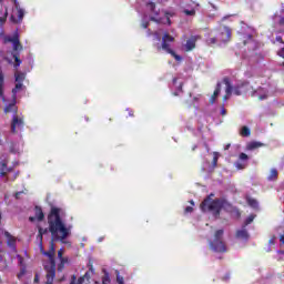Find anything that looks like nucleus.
<instances>
[{
    "label": "nucleus",
    "instance_id": "obj_1",
    "mask_svg": "<svg viewBox=\"0 0 284 284\" xmlns=\"http://www.w3.org/2000/svg\"><path fill=\"white\" fill-rule=\"evenodd\" d=\"M48 225L49 232L51 234L49 252L57 254L54 242L65 241V239L70 236V227L65 226V223H63V220H61V209L55 206L51 207V211L48 214Z\"/></svg>",
    "mask_w": 284,
    "mask_h": 284
},
{
    "label": "nucleus",
    "instance_id": "obj_2",
    "mask_svg": "<svg viewBox=\"0 0 284 284\" xmlns=\"http://www.w3.org/2000/svg\"><path fill=\"white\" fill-rule=\"evenodd\" d=\"M214 199V193H211L207 195L202 203L200 204V210L202 212H211V214L219 219L221 216V210L225 206V200L223 199Z\"/></svg>",
    "mask_w": 284,
    "mask_h": 284
},
{
    "label": "nucleus",
    "instance_id": "obj_3",
    "mask_svg": "<svg viewBox=\"0 0 284 284\" xmlns=\"http://www.w3.org/2000/svg\"><path fill=\"white\" fill-rule=\"evenodd\" d=\"M41 254H43L44 256H48L49 258V264L44 265V270L47 272L45 278L47 282L45 284H54V278L57 277V262L54 261V254L52 251H43V246Z\"/></svg>",
    "mask_w": 284,
    "mask_h": 284
},
{
    "label": "nucleus",
    "instance_id": "obj_4",
    "mask_svg": "<svg viewBox=\"0 0 284 284\" xmlns=\"http://www.w3.org/2000/svg\"><path fill=\"white\" fill-rule=\"evenodd\" d=\"M223 230H217L214 233V239L209 242V247L212 252H216L217 254H225L227 252V245L223 241Z\"/></svg>",
    "mask_w": 284,
    "mask_h": 284
},
{
    "label": "nucleus",
    "instance_id": "obj_5",
    "mask_svg": "<svg viewBox=\"0 0 284 284\" xmlns=\"http://www.w3.org/2000/svg\"><path fill=\"white\" fill-rule=\"evenodd\" d=\"M170 43H174V37L170 36V33H164L162 37V50L164 52H168V54H171L175 59V61H182V57L176 54L172 48H170Z\"/></svg>",
    "mask_w": 284,
    "mask_h": 284
},
{
    "label": "nucleus",
    "instance_id": "obj_6",
    "mask_svg": "<svg viewBox=\"0 0 284 284\" xmlns=\"http://www.w3.org/2000/svg\"><path fill=\"white\" fill-rule=\"evenodd\" d=\"M250 90H252V85L247 80L241 81L240 83L232 87V92L235 94V97L246 94V92H250Z\"/></svg>",
    "mask_w": 284,
    "mask_h": 284
},
{
    "label": "nucleus",
    "instance_id": "obj_7",
    "mask_svg": "<svg viewBox=\"0 0 284 284\" xmlns=\"http://www.w3.org/2000/svg\"><path fill=\"white\" fill-rule=\"evenodd\" d=\"M16 10H17V18L14 16L10 17L11 23H23V17H26V10L21 8V4L19 2H16Z\"/></svg>",
    "mask_w": 284,
    "mask_h": 284
},
{
    "label": "nucleus",
    "instance_id": "obj_8",
    "mask_svg": "<svg viewBox=\"0 0 284 284\" xmlns=\"http://www.w3.org/2000/svg\"><path fill=\"white\" fill-rule=\"evenodd\" d=\"M24 126H26V122H23V118L13 115L11 121V133L17 134V130H23Z\"/></svg>",
    "mask_w": 284,
    "mask_h": 284
},
{
    "label": "nucleus",
    "instance_id": "obj_9",
    "mask_svg": "<svg viewBox=\"0 0 284 284\" xmlns=\"http://www.w3.org/2000/svg\"><path fill=\"white\" fill-rule=\"evenodd\" d=\"M45 219V214L43 213V209L41 206H34V216H30L29 221L34 223L36 221H43Z\"/></svg>",
    "mask_w": 284,
    "mask_h": 284
},
{
    "label": "nucleus",
    "instance_id": "obj_10",
    "mask_svg": "<svg viewBox=\"0 0 284 284\" xmlns=\"http://www.w3.org/2000/svg\"><path fill=\"white\" fill-rule=\"evenodd\" d=\"M200 37L199 36H191L184 45L185 52H192L194 48H196V41H199Z\"/></svg>",
    "mask_w": 284,
    "mask_h": 284
},
{
    "label": "nucleus",
    "instance_id": "obj_11",
    "mask_svg": "<svg viewBox=\"0 0 284 284\" xmlns=\"http://www.w3.org/2000/svg\"><path fill=\"white\" fill-rule=\"evenodd\" d=\"M223 83L224 85H226L225 88V95L223 97V101H227V99H230V97H232V82L230 80V78L225 77L223 78Z\"/></svg>",
    "mask_w": 284,
    "mask_h": 284
},
{
    "label": "nucleus",
    "instance_id": "obj_12",
    "mask_svg": "<svg viewBox=\"0 0 284 284\" xmlns=\"http://www.w3.org/2000/svg\"><path fill=\"white\" fill-rule=\"evenodd\" d=\"M12 112L13 114H17V112H19V108L17 106V99H13L12 102L4 106V114H10Z\"/></svg>",
    "mask_w": 284,
    "mask_h": 284
},
{
    "label": "nucleus",
    "instance_id": "obj_13",
    "mask_svg": "<svg viewBox=\"0 0 284 284\" xmlns=\"http://www.w3.org/2000/svg\"><path fill=\"white\" fill-rule=\"evenodd\" d=\"M48 232H50V229L38 226V240L40 250H43V235L48 234Z\"/></svg>",
    "mask_w": 284,
    "mask_h": 284
},
{
    "label": "nucleus",
    "instance_id": "obj_14",
    "mask_svg": "<svg viewBox=\"0 0 284 284\" xmlns=\"http://www.w3.org/2000/svg\"><path fill=\"white\" fill-rule=\"evenodd\" d=\"M221 37L222 43H227V41L232 39V29H230V27H224V31L221 32Z\"/></svg>",
    "mask_w": 284,
    "mask_h": 284
},
{
    "label": "nucleus",
    "instance_id": "obj_15",
    "mask_svg": "<svg viewBox=\"0 0 284 284\" xmlns=\"http://www.w3.org/2000/svg\"><path fill=\"white\" fill-rule=\"evenodd\" d=\"M236 239H240L241 241H248L250 240V233H247V229L243 226L242 230H237L235 233Z\"/></svg>",
    "mask_w": 284,
    "mask_h": 284
},
{
    "label": "nucleus",
    "instance_id": "obj_16",
    "mask_svg": "<svg viewBox=\"0 0 284 284\" xmlns=\"http://www.w3.org/2000/svg\"><path fill=\"white\" fill-rule=\"evenodd\" d=\"M18 258V264L20 265L21 270L20 273L18 274V278H21L23 276V274H26V262L23 260V256L21 255H17Z\"/></svg>",
    "mask_w": 284,
    "mask_h": 284
},
{
    "label": "nucleus",
    "instance_id": "obj_17",
    "mask_svg": "<svg viewBox=\"0 0 284 284\" xmlns=\"http://www.w3.org/2000/svg\"><path fill=\"white\" fill-rule=\"evenodd\" d=\"M219 94H221V82H217L216 88L210 99L211 104L216 103V99L219 98Z\"/></svg>",
    "mask_w": 284,
    "mask_h": 284
},
{
    "label": "nucleus",
    "instance_id": "obj_18",
    "mask_svg": "<svg viewBox=\"0 0 284 284\" xmlns=\"http://www.w3.org/2000/svg\"><path fill=\"white\" fill-rule=\"evenodd\" d=\"M4 236L8 240L7 243H8L9 247H16L17 239H14V236H12V234H10V232H8V231L4 232Z\"/></svg>",
    "mask_w": 284,
    "mask_h": 284
},
{
    "label": "nucleus",
    "instance_id": "obj_19",
    "mask_svg": "<svg viewBox=\"0 0 284 284\" xmlns=\"http://www.w3.org/2000/svg\"><path fill=\"white\" fill-rule=\"evenodd\" d=\"M22 89H23V83L17 82L16 87L11 91L12 92V99H17L18 92H20V90H22Z\"/></svg>",
    "mask_w": 284,
    "mask_h": 284
},
{
    "label": "nucleus",
    "instance_id": "obj_20",
    "mask_svg": "<svg viewBox=\"0 0 284 284\" xmlns=\"http://www.w3.org/2000/svg\"><path fill=\"white\" fill-rule=\"evenodd\" d=\"M263 145L265 144L253 141V142H250L246 148L247 150H258V148H263Z\"/></svg>",
    "mask_w": 284,
    "mask_h": 284
},
{
    "label": "nucleus",
    "instance_id": "obj_21",
    "mask_svg": "<svg viewBox=\"0 0 284 284\" xmlns=\"http://www.w3.org/2000/svg\"><path fill=\"white\" fill-rule=\"evenodd\" d=\"M12 57L14 59L13 68H19V65L22 63L19 52H13Z\"/></svg>",
    "mask_w": 284,
    "mask_h": 284
},
{
    "label": "nucleus",
    "instance_id": "obj_22",
    "mask_svg": "<svg viewBox=\"0 0 284 284\" xmlns=\"http://www.w3.org/2000/svg\"><path fill=\"white\" fill-rule=\"evenodd\" d=\"M16 83H23L26 81V73L17 72L14 73Z\"/></svg>",
    "mask_w": 284,
    "mask_h": 284
},
{
    "label": "nucleus",
    "instance_id": "obj_23",
    "mask_svg": "<svg viewBox=\"0 0 284 284\" xmlns=\"http://www.w3.org/2000/svg\"><path fill=\"white\" fill-rule=\"evenodd\" d=\"M278 179V171L276 169H272L268 175V181H276Z\"/></svg>",
    "mask_w": 284,
    "mask_h": 284
},
{
    "label": "nucleus",
    "instance_id": "obj_24",
    "mask_svg": "<svg viewBox=\"0 0 284 284\" xmlns=\"http://www.w3.org/2000/svg\"><path fill=\"white\" fill-rule=\"evenodd\" d=\"M240 134L241 136H250V134H252V131L247 126H242Z\"/></svg>",
    "mask_w": 284,
    "mask_h": 284
},
{
    "label": "nucleus",
    "instance_id": "obj_25",
    "mask_svg": "<svg viewBox=\"0 0 284 284\" xmlns=\"http://www.w3.org/2000/svg\"><path fill=\"white\" fill-rule=\"evenodd\" d=\"M247 204L253 207L254 210H256L258 207V202L252 197L247 199Z\"/></svg>",
    "mask_w": 284,
    "mask_h": 284
},
{
    "label": "nucleus",
    "instance_id": "obj_26",
    "mask_svg": "<svg viewBox=\"0 0 284 284\" xmlns=\"http://www.w3.org/2000/svg\"><path fill=\"white\" fill-rule=\"evenodd\" d=\"M146 7L149 8V10H151L154 14H159V12H156V3L154 2H148Z\"/></svg>",
    "mask_w": 284,
    "mask_h": 284
},
{
    "label": "nucleus",
    "instance_id": "obj_27",
    "mask_svg": "<svg viewBox=\"0 0 284 284\" xmlns=\"http://www.w3.org/2000/svg\"><path fill=\"white\" fill-rule=\"evenodd\" d=\"M254 219H256V215H250L245 221H244V227H247L251 223L254 222Z\"/></svg>",
    "mask_w": 284,
    "mask_h": 284
},
{
    "label": "nucleus",
    "instance_id": "obj_28",
    "mask_svg": "<svg viewBox=\"0 0 284 284\" xmlns=\"http://www.w3.org/2000/svg\"><path fill=\"white\" fill-rule=\"evenodd\" d=\"M65 263H68V260H60V263L58 264V272H63Z\"/></svg>",
    "mask_w": 284,
    "mask_h": 284
},
{
    "label": "nucleus",
    "instance_id": "obj_29",
    "mask_svg": "<svg viewBox=\"0 0 284 284\" xmlns=\"http://www.w3.org/2000/svg\"><path fill=\"white\" fill-rule=\"evenodd\" d=\"M184 14H186V17H194V16H196V10H194V9H191V10H189V9H184Z\"/></svg>",
    "mask_w": 284,
    "mask_h": 284
},
{
    "label": "nucleus",
    "instance_id": "obj_30",
    "mask_svg": "<svg viewBox=\"0 0 284 284\" xmlns=\"http://www.w3.org/2000/svg\"><path fill=\"white\" fill-rule=\"evenodd\" d=\"M21 50H23V45H21V42L13 44V52H21Z\"/></svg>",
    "mask_w": 284,
    "mask_h": 284
},
{
    "label": "nucleus",
    "instance_id": "obj_31",
    "mask_svg": "<svg viewBox=\"0 0 284 284\" xmlns=\"http://www.w3.org/2000/svg\"><path fill=\"white\" fill-rule=\"evenodd\" d=\"M235 168L237 170H245V168H247V164L241 163V162H235Z\"/></svg>",
    "mask_w": 284,
    "mask_h": 284
},
{
    "label": "nucleus",
    "instance_id": "obj_32",
    "mask_svg": "<svg viewBox=\"0 0 284 284\" xmlns=\"http://www.w3.org/2000/svg\"><path fill=\"white\" fill-rule=\"evenodd\" d=\"M212 165H213V168H216V165H219V155H217V153H214Z\"/></svg>",
    "mask_w": 284,
    "mask_h": 284
},
{
    "label": "nucleus",
    "instance_id": "obj_33",
    "mask_svg": "<svg viewBox=\"0 0 284 284\" xmlns=\"http://www.w3.org/2000/svg\"><path fill=\"white\" fill-rule=\"evenodd\" d=\"M216 42H217L216 38H209L206 40L207 45H215Z\"/></svg>",
    "mask_w": 284,
    "mask_h": 284
},
{
    "label": "nucleus",
    "instance_id": "obj_34",
    "mask_svg": "<svg viewBox=\"0 0 284 284\" xmlns=\"http://www.w3.org/2000/svg\"><path fill=\"white\" fill-rule=\"evenodd\" d=\"M8 19V9H6L4 17H0V23H6Z\"/></svg>",
    "mask_w": 284,
    "mask_h": 284
},
{
    "label": "nucleus",
    "instance_id": "obj_35",
    "mask_svg": "<svg viewBox=\"0 0 284 284\" xmlns=\"http://www.w3.org/2000/svg\"><path fill=\"white\" fill-rule=\"evenodd\" d=\"M239 159H240V161H247L250 159V156H247V154H245V153H241L239 155Z\"/></svg>",
    "mask_w": 284,
    "mask_h": 284
},
{
    "label": "nucleus",
    "instance_id": "obj_36",
    "mask_svg": "<svg viewBox=\"0 0 284 284\" xmlns=\"http://www.w3.org/2000/svg\"><path fill=\"white\" fill-rule=\"evenodd\" d=\"M116 283L118 284H125L123 276L116 275Z\"/></svg>",
    "mask_w": 284,
    "mask_h": 284
},
{
    "label": "nucleus",
    "instance_id": "obj_37",
    "mask_svg": "<svg viewBox=\"0 0 284 284\" xmlns=\"http://www.w3.org/2000/svg\"><path fill=\"white\" fill-rule=\"evenodd\" d=\"M110 283V275L105 274L102 278V284H108Z\"/></svg>",
    "mask_w": 284,
    "mask_h": 284
},
{
    "label": "nucleus",
    "instance_id": "obj_38",
    "mask_svg": "<svg viewBox=\"0 0 284 284\" xmlns=\"http://www.w3.org/2000/svg\"><path fill=\"white\" fill-rule=\"evenodd\" d=\"M165 17H166L168 26H172V20L170 19V12H165Z\"/></svg>",
    "mask_w": 284,
    "mask_h": 284
},
{
    "label": "nucleus",
    "instance_id": "obj_39",
    "mask_svg": "<svg viewBox=\"0 0 284 284\" xmlns=\"http://www.w3.org/2000/svg\"><path fill=\"white\" fill-rule=\"evenodd\" d=\"M58 258H60V261L65 260V258L63 257V250H62V248H61L60 251H58Z\"/></svg>",
    "mask_w": 284,
    "mask_h": 284
},
{
    "label": "nucleus",
    "instance_id": "obj_40",
    "mask_svg": "<svg viewBox=\"0 0 284 284\" xmlns=\"http://www.w3.org/2000/svg\"><path fill=\"white\" fill-rule=\"evenodd\" d=\"M10 41H11V43H13V45H14L16 43H19V42H20V41H19V37H13V38L10 39Z\"/></svg>",
    "mask_w": 284,
    "mask_h": 284
},
{
    "label": "nucleus",
    "instance_id": "obj_41",
    "mask_svg": "<svg viewBox=\"0 0 284 284\" xmlns=\"http://www.w3.org/2000/svg\"><path fill=\"white\" fill-rule=\"evenodd\" d=\"M277 57H281L282 59H284V48L277 51Z\"/></svg>",
    "mask_w": 284,
    "mask_h": 284
},
{
    "label": "nucleus",
    "instance_id": "obj_42",
    "mask_svg": "<svg viewBox=\"0 0 284 284\" xmlns=\"http://www.w3.org/2000/svg\"><path fill=\"white\" fill-rule=\"evenodd\" d=\"M275 41H277V43L284 44L283 37L281 36H276Z\"/></svg>",
    "mask_w": 284,
    "mask_h": 284
},
{
    "label": "nucleus",
    "instance_id": "obj_43",
    "mask_svg": "<svg viewBox=\"0 0 284 284\" xmlns=\"http://www.w3.org/2000/svg\"><path fill=\"white\" fill-rule=\"evenodd\" d=\"M194 212V209L192 206H186L185 207V213Z\"/></svg>",
    "mask_w": 284,
    "mask_h": 284
},
{
    "label": "nucleus",
    "instance_id": "obj_44",
    "mask_svg": "<svg viewBox=\"0 0 284 284\" xmlns=\"http://www.w3.org/2000/svg\"><path fill=\"white\" fill-rule=\"evenodd\" d=\"M3 81H4L3 71L0 70V83H3Z\"/></svg>",
    "mask_w": 284,
    "mask_h": 284
},
{
    "label": "nucleus",
    "instance_id": "obj_45",
    "mask_svg": "<svg viewBox=\"0 0 284 284\" xmlns=\"http://www.w3.org/2000/svg\"><path fill=\"white\" fill-rule=\"evenodd\" d=\"M0 97H3V83H0Z\"/></svg>",
    "mask_w": 284,
    "mask_h": 284
},
{
    "label": "nucleus",
    "instance_id": "obj_46",
    "mask_svg": "<svg viewBox=\"0 0 284 284\" xmlns=\"http://www.w3.org/2000/svg\"><path fill=\"white\" fill-rule=\"evenodd\" d=\"M89 272H91L92 274H94V266H92V264L89 265Z\"/></svg>",
    "mask_w": 284,
    "mask_h": 284
},
{
    "label": "nucleus",
    "instance_id": "obj_47",
    "mask_svg": "<svg viewBox=\"0 0 284 284\" xmlns=\"http://www.w3.org/2000/svg\"><path fill=\"white\" fill-rule=\"evenodd\" d=\"M21 194H23V192H16L14 197H16V199H19V197L21 196Z\"/></svg>",
    "mask_w": 284,
    "mask_h": 284
},
{
    "label": "nucleus",
    "instance_id": "obj_48",
    "mask_svg": "<svg viewBox=\"0 0 284 284\" xmlns=\"http://www.w3.org/2000/svg\"><path fill=\"white\" fill-rule=\"evenodd\" d=\"M178 90H179L180 92H183V83H181V84L178 87Z\"/></svg>",
    "mask_w": 284,
    "mask_h": 284
},
{
    "label": "nucleus",
    "instance_id": "obj_49",
    "mask_svg": "<svg viewBox=\"0 0 284 284\" xmlns=\"http://www.w3.org/2000/svg\"><path fill=\"white\" fill-rule=\"evenodd\" d=\"M7 175H8V172H6V171L0 172V176H7Z\"/></svg>",
    "mask_w": 284,
    "mask_h": 284
},
{
    "label": "nucleus",
    "instance_id": "obj_50",
    "mask_svg": "<svg viewBox=\"0 0 284 284\" xmlns=\"http://www.w3.org/2000/svg\"><path fill=\"white\" fill-rule=\"evenodd\" d=\"M150 26V22H144V23H142V27L145 29V28H148Z\"/></svg>",
    "mask_w": 284,
    "mask_h": 284
},
{
    "label": "nucleus",
    "instance_id": "obj_51",
    "mask_svg": "<svg viewBox=\"0 0 284 284\" xmlns=\"http://www.w3.org/2000/svg\"><path fill=\"white\" fill-rule=\"evenodd\" d=\"M280 243H282L284 245V235L280 236Z\"/></svg>",
    "mask_w": 284,
    "mask_h": 284
},
{
    "label": "nucleus",
    "instance_id": "obj_52",
    "mask_svg": "<svg viewBox=\"0 0 284 284\" xmlns=\"http://www.w3.org/2000/svg\"><path fill=\"white\" fill-rule=\"evenodd\" d=\"M231 146H232V144H226V145L224 146V150H230Z\"/></svg>",
    "mask_w": 284,
    "mask_h": 284
},
{
    "label": "nucleus",
    "instance_id": "obj_53",
    "mask_svg": "<svg viewBox=\"0 0 284 284\" xmlns=\"http://www.w3.org/2000/svg\"><path fill=\"white\" fill-rule=\"evenodd\" d=\"M263 99H267V95H261L260 101H263Z\"/></svg>",
    "mask_w": 284,
    "mask_h": 284
},
{
    "label": "nucleus",
    "instance_id": "obj_54",
    "mask_svg": "<svg viewBox=\"0 0 284 284\" xmlns=\"http://www.w3.org/2000/svg\"><path fill=\"white\" fill-rule=\"evenodd\" d=\"M33 281H34V283H38V281H39V275H36Z\"/></svg>",
    "mask_w": 284,
    "mask_h": 284
},
{
    "label": "nucleus",
    "instance_id": "obj_55",
    "mask_svg": "<svg viewBox=\"0 0 284 284\" xmlns=\"http://www.w3.org/2000/svg\"><path fill=\"white\" fill-rule=\"evenodd\" d=\"M225 114H226L225 109H222V116H225Z\"/></svg>",
    "mask_w": 284,
    "mask_h": 284
},
{
    "label": "nucleus",
    "instance_id": "obj_56",
    "mask_svg": "<svg viewBox=\"0 0 284 284\" xmlns=\"http://www.w3.org/2000/svg\"><path fill=\"white\" fill-rule=\"evenodd\" d=\"M151 21H158L155 18H151Z\"/></svg>",
    "mask_w": 284,
    "mask_h": 284
},
{
    "label": "nucleus",
    "instance_id": "obj_57",
    "mask_svg": "<svg viewBox=\"0 0 284 284\" xmlns=\"http://www.w3.org/2000/svg\"><path fill=\"white\" fill-rule=\"evenodd\" d=\"M173 83H176V78L173 79Z\"/></svg>",
    "mask_w": 284,
    "mask_h": 284
},
{
    "label": "nucleus",
    "instance_id": "obj_58",
    "mask_svg": "<svg viewBox=\"0 0 284 284\" xmlns=\"http://www.w3.org/2000/svg\"><path fill=\"white\" fill-rule=\"evenodd\" d=\"M173 94H174V97H179V93H176V92H175V93H173Z\"/></svg>",
    "mask_w": 284,
    "mask_h": 284
},
{
    "label": "nucleus",
    "instance_id": "obj_59",
    "mask_svg": "<svg viewBox=\"0 0 284 284\" xmlns=\"http://www.w3.org/2000/svg\"><path fill=\"white\" fill-rule=\"evenodd\" d=\"M8 172H12V169H8Z\"/></svg>",
    "mask_w": 284,
    "mask_h": 284
},
{
    "label": "nucleus",
    "instance_id": "obj_60",
    "mask_svg": "<svg viewBox=\"0 0 284 284\" xmlns=\"http://www.w3.org/2000/svg\"><path fill=\"white\" fill-rule=\"evenodd\" d=\"M191 205H194V201H191Z\"/></svg>",
    "mask_w": 284,
    "mask_h": 284
},
{
    "label": "nucleus",
    "instance_id": "obj_61",
    "mask_svg": "<svg viewBox=\"0 0 284 284\" xmlns=\"http://www.w3.org/2000/svg\"><path fill=\"white\" fill-rule=\"evenodd\" d=\"M2 165H3V168H6V163H3Z\"/></svg>",
    "mask_w": 284,
    "mask_h": 284
},
{
    "label": "nucleus",
    "instance_id": "obj_62",
    "mask_svg": "<svg viewBox=\"0 0 284 284\" xmlns=\"http://www.w3.org/2000/svg\"><path fill=\"white\" fill-rule=\"evenodd\" d=\"M282 65L284 67V62L282 63Z\"/></svg>",
    "mask_w": 284,
    "mask_h": 284
}]
</instances>
